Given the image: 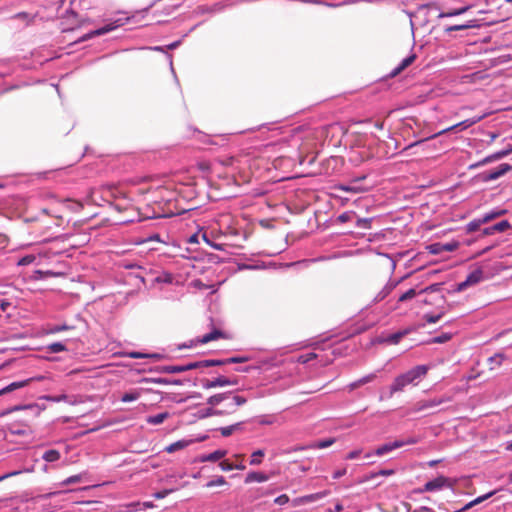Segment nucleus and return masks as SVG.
Returning <instances> with one entry per match:
<instances>
[{"instance_id": "obj_63", "label": "nucleus", "mask_w": 512, "mask_h": 512, "mask_svg": "<svg viewBox=\"0 0 512 512\" xmlns=\"http://www.w3.org/2000/svg\"><path fill=\"white\" fill-rule=\"evenodd\" d=\"M438 284H433V285H430L426 288H423L421 290H419V293H427V292H433V291H436L438 288Z\"/></svg>"}, {"instance_id": "obj_18", "label": "nucleus", "mask_w": 512, "mask_h": 512, "mask_svg": "<svg viewBox=\"0 0 512 512\" xmlns=\"http://www.w3.org/2000/svg\"><path fill=\"white\" fill-rule=\"evenodd\" d=\"M226 454H227L226 450L218 449V450L213 451L212 453L201 455L199 458V461L200 462H216V461L222 459L223 457H225Z\"/></svg>"}, {"instance_id": "obj_58", "label": "nucleus", "mask_w": 512, "mask_h": 512, "mask_svg": "<svg viewBox=\"0 0 512 512\" xmlns=\"http://www.w3.org/2000/svg\"><path fill=\"white\" fill-rule=\"evenodd\" d=\"M451 338L450 334H442L440 336H437L433 339L434 343H444L448 341Z\"/></svg>"}, {"instance_id": "obj_50", "label": "nucleus", "mask_w": 512, "mask_h": 512, "mask_svg": "<svg viewBox=\"0 0 512 512\" xmlns=\"http://www.w3.org/2000/svg\"><path fill=\"white\" fill-rule=\"evenodd\" d=\"M352 219V212H344L337 217V221L340 223H346Z\"/></svg>"}, {"instance_id": "obj_36", "label": "nucleus", "mask_w": 512, "mask_h": 512, "mask_svg": "<svg viewBox=\"0 0 512 512\" xmlns=\"http://www.w3.org/2000/svg\"><path fill=\"white\" fill-rule=\"evenodd\" d=\"M511 227V224L508 220H502L491 226L492 231L495 233H500L508 230Z\"/></svg>"}, {"instance_id": "obj_37", "label": "nucleus", "mask_w": 512, "mask_h": 512, "mask_svg": "<svg viewBox=\"0 0 512 512\" xmlns=\"http://www.w3.org/2000/svg\"><path fill=\"white\" fill-rule=\"evenodd\" d=\"M47 350L50 353H60L63 351H66L67 348L64 343L62 342H53L47 346Z\"/></svg>"}, {"instance_id": "obj_54", "label": "nucleus", "mask_w": 512, "mask_h": 512, "mask_svg": "<svg viewBox=\"0 0 512 512\" xmlns=\"http://www.w3.org/2000/svg\"><path fill=\"white\" fill-rule=\"evenodd\" d=\"M68 329H70V327L65 324L64 325H54V326L50 327L49 332L54 334V333H59L61 331L68 330Z\"/></svg>"}, {"instance_id": "obj_2", "label": "nucleus", "mask_w": 512, "mask_h": 512, "mask_svg": "<svg viewBox=\"0 0 512 512\" xmlns=\"http://www.w3.org/2000/svg\"><path fill=\"white\" fill-rule=\"evenodd\" d=\"M246 403V397L233 392L218 393L207 399L208 405L217 406L221 416L235 413L238 407Z\"/></svg>"}, {"instance_id": "obj_24", "label": "nucleus", "mask_w": 512, "mask_h": 512, "mask_svg": "<svg viewBox=\"0 0 512 512\" xmlns=\"http://www.w3.org/2000/svg\"><path fill=\"white\" fill-rule=\"evenodd\" d=\"M61 458V453L56 450V449H49V450H46L43 454H42V459L45 461V462H48V463H54V462H57L59 461Z\"/></svg>"}, {"instance_id": "obj_1", "label": "nucleus", "mask_w": 512, "mask_h": 512, "mask_svg": "<svg viewBox=\"0 0 512 512\" xmlns=\"http://www.w3.org/2000/svg\"><path fill=\"white\" fill-rule=\"evenodd\" d=\"M429 371L428 365H417L408 371L396 376L388 388L387 392L381 393L379 400L383 401L392 398L396 393L403 392L406 387L416 386L426 376Z\"/></svg>"}, {"instance_id": "obj_23", "label": "nucleus", "mask_w": 512, "mask_h": 512, "mask_svg": "<svg viewBox=\"0 0 512 512\" xmlns=\"http://www.w3.org/2000/svg\"><path fill=\"white\" fill-rule=\"evenodd\" d=\"M32 380L33 379L30 378V379H26V380H22V381L12 382L9 385H7L6 387H4L2 390H0V395L14 391L19 388H22V387L26 386Z\"/></svg>"}, {"instance_id": "obj_60", "label": "nucleus", "mask_w": 512, "mask_h": 512, "mask_svg": "<svg viewBox=\"0 0 512 512\" xmlns=\"http://www.w3.org/2000/svg\"><path fill=\"white\" fill-rule=\"evenodd\" d=\"M361 451L360 450H353V451H350L347 455H346V459L348 460H354L356 458L359 457Z\"/></svg>"}, {"instance_id": "obj_26", "label": "nucleus", "mask_w": 512, "mask_h": 512, "mask_svg": "<svg viewBox=\"0 0 512 512\" xmlns=\"http://www.w3.org/2000/svg\"><path fill=\"white\" fill-rule=\"evenodd\" d=\"M496 490H493V491H490L484 495H481V496H478L477 498L473 499L472 501L468 502L466 504V508H472L486 500H488L489 498H491L492 496H494L496 494Z\"/></svg>"}, {"instance_id": "obj_22", "label": "nucleus", "mask_w": 512, "mask_h": 512, "mask_svg": "<svg viewBox=\"0 0 512 512\" xmlns=\"http://www.w3.org/2000/svg\"><path fill=\"white\" fill-rule=\"evenodd\" d=\"M408 333L407 330L398 331L392 334H389L387 337L381 340V342H385L388 344L396 345L400 342V340Z\"/></svg>"}, {"instance_id": "obj_6", "label": "nucleus", "mask_w": 512, "mask_h": 512, "mask_svg": "<svg viewBox=\"0 0 512 512\" xmlns=\"http://www.w3.org/2000/svg\"><path fill=\"white\" fill-rule=\"evenodd\" d=\"M512 170V165L508 163H502L497 168L484 172L481 174V179L484 182H490L494 181L502 176H504L506 173Z\"/></svg>"}, {"instance_id": "obj_62", "label": "nucleus", "mask_w": 512, "mask_h": 512, "mask_svg": "<svg viewBox=\"0 0 512 512\" xmlns=\"http://www.w3.org/2000/svg\"><path fill=\"white\" fill-rule=\"evenodd\" d=\"M8 244V237L5 234L0 233V250L4 249Z\"/></svg>"}, {"instance_id": "obj_40", "label": "nucleus", "mask_w": 512, "mask_h": 512, "mask_svg": "<svg viewBox=\"0 0 512 512\" xmlns=\"http://www.w3.org/2000/svg\"><path fill=\"white\" fill-rule=\"evenodd\" d=\"M35 260H36V256L34 254H28V255H25V256L21 257L20 259H18L17 265L18 266H28V265L32 264Z\"/></svg>"}, {"instance_id": "obj_44", "label": "nucleus", "mask_w": 512, "mask_h": 512, "mask_svg": "<svg viewBox=\"0 0 512 512\" xmlns=\"http://www.w3.org/2000/svg\"><path fill=\"white\" fill-rule=\"evenodd\" d=\"M128 356L130 358H133V359H142V358H147V357H152V358H160V355L159 354H145V353H142V352H130L128 354Z\"/></svg>"}, {"instance_id": "obj_14", "label": "nucleus", "mask_w": 512, "mask_h": 512, "mask_svg": "<svg viewBox=\"0 0 512 512\" xmlns=\"http://www.w3.org/2000/svg\"><path fill=\"white\" fill-rule=\"evenodd\" d=\"M244 421L234 423L229 426L220 427L218 430L220 431L223 437H229L234 433H239L244 431Z\"/></svg>"}, {"instance_id": "obj_16", "label": "nucleus", "mask_w": 512, "mask_h": 512, "mask_svg": "<svg viewBox=\"0 0 512 512\" xmlns=\"http://www.w3.org/2000/svg\"><path fill=\"white\" fill-rule=\"evenodd\" d=\"M401 447H402V444L398 443L397 440H395L393 442L385 443V444L377 447L373 454L376 456H384V455L394 451L395 449H398Z\"/></svg>"}, {"instance_id": "obj_45", "label": "nucleus", "mask_w": 512, "mask_h": 512, "mask_svg": "<svg viewBox=\"0 0 512 512\" xmlns=\"http://www.w3.org/2000/svg\"><path fill=\"white\" fill-rule=\"evenodd\" d=\"M443 315V312H440L438 314H425L424 319L427 323L434 324L437 323L443 317Z\"/></svg>"}, {"instance_id": "obj_15", "label": "nucleus", "mask_w": 512, "mask_h": 512, "mask_svg": "<svg viewBox=\"0 0 512 512\" xmlns=\"http://www.w3.org/2000/svg\"><path fill=\"white\" fill-rule=\"evenodd\" d=\"M478 23H477V20L473 19V20H469L467 21L466 23L464 24H457V25H449V26H445L444 27V32L446 34H451L452 32L454 31H462V30H466V29H470V28H476L478 27Z\"/></svg>"}, {"instance_id": "obj_55", "label": "nucleus", "mask_w": 512, "mask_h": 512, "mask_svg": "<svg viewBox=\"0 0 512 512\" xmlns=\"http://www.w3.org/2000/svg\"><path fill=\"white\" fill-rule=\"evenodd\" d=\"M418 441L419 440L416 437H408L404 440H397L398 443L402 444V447L405 445H414V444L418 443Z\"/></svg>"}, {"instance_id": "obj_31", "label": "nucleus", "mask_w": 512, "mask_h": 512, "mask_svg": "<svg viewBox=\"0 0 512 512\" xmlns=\"http://www.w3.org/2000/svg\"><path fill=\"white\" fill-rule=\"evenodd\" d=\"M182 365H164L157 369V371L167 374H177L182 373Z\"/></svg>"}, {"instance_id": "obj_5", "label": "nucleus", "mask_w": 512, "mask_h": 512, "mask_svg": "<svg viewBox=\"0 0 512 512\" xmlns=\"http://www.w3.org/2000/svg\"><path fill=\"white\" fill-rule=\"evenodd\" d=\"M314 360H316L320 366H326V365L330 364L333 359L327 355H322V354H318L315 352H308V353L299 355L295 359V362H297L299 364L306 365Z\"/></svg>"}, {"instance_id": "obj_52", "label": "nucleus", "mask_w": 512, "mask_h": 512, "mask_svg": "<svg viewBox=\"0 0 512 512\" xmlns=\"http://www.w3.org/2000/svg\"><path fill=\"white\" fill-rule=\"evenodd\" d=\"M394 474V470L392 469H381L377 473L371 475L370 478H374L376 476H391Z\"/></svg>"}, {"instance_id": "obj_46", "label": "nucleus", "mask_w": 512, "mask_h": 512, "mask_svg": "<svg viewBox=\"0 0 512 512\" xmlns=\"http://www.w3.org/2000/svg\"><path fill=\"white\" fill-rule=\"evenodd\" d=\"M504 358H505L504 355L500 354V353L491 356L489 358V362L493 365L491 367V369H493L495 366H500L502 364Z\"/></svg>"}, {"instance_id": "obj_47", "label": "nucleus", "mask_w": 512, "mask_h": 512, "mask_svg": "<svg viewBox=\"0 0 512 512\" xmlns=\"http://www.w3.org/2000/svg\"><path fill=\"white\" fill-rule=\"evenodd\" d=\"M458 242L442 243L443 252H452L458 248Z\"/></svg>"}, {"instance_id": "obj_59", "label": "nucleus", "mask_w": 512, "mask_h": 512, "mask_svg": "<svg viewBox=\"0 0 512 512\" xmlns=\"http://www.w3.org/2000/svg\"><path fill=\"white\" fill-rule=\"evenodd\" d=\"M346 473H347L346 468L338 469L333 473L332 477H333V479H339V478L343 477Z\"/></svg>"}, {"instance_id": "obj_34", "label": "nucleus", "mask_w": 512, "mask_h": 512, "mask_svg": "<svg viewBox=\"0 0 512 512\" xmlns=\"http://www.w3.org/2000/svg\"><path fill=\"white\" fill-rule=\"evenodd\" d=\"M200 418L210 417V416H221V412L218 411L217 406L207 407L199 411Z\"/></svg>"}, {"instance_id": "obj_57", "label": "nucleus", "mask_w": 512, "mask_h": 512, "mask_svg": "<svg viewBox=\"0 0 512 512\" xmlns=\"http://www.w3.org/2000/svg\"><path fill=\"white\" fill-rule=\"evenodd\" d=\"M219 467L222 471H231L233 470V464L227 460H223L219 463Z\"/></svg>"}, {"instance_id": "obj_17", "label": "nucleus", "mask_w": 512, "mask_h": 512, "mask_svg": "<svg viewBox=\"0 0 512 512\" xmlns=\"http://www.w3.org/2000/svg\"><path fill=\"white\" fill-rule=\"evenodd\" d=\"M269 478H270L269 475H267L264 472L251 471L246 475L244 482L246 484H250L253 482L262 483V482L268 481Z\"/></svg>"}, {"instance_id": "obj_19", "label": "nucleus", "mask_w": 512, "mask_h": 512, "mask_svg": "<svg viewBox=\"0 0 512 512\" xmlns=\"http://www.w3.org/2000/svg\"><path fill=\"white\" fill-rule=\"evenodd\" d=\"M416 58V55L415 54H411L407 57H405L399 64L397 67H395L392 72H391V76H396L398 75L399 73H401L404 69H406L408 66H410L414 60Z\"/></svg>"}, {"instance_id": "obj_41", "label": "nucleus", "mask_w": 512, "mask_h": 512, "mask_svg": "<svg viewBox=\"0 0 512 512\" xmlns=\"http://www.w3.org/2000/svg\"><path fill=\"white\" fill-rule=\"evenodd\" d=\"M155 282L171 284L173 282V275L171 273L163 272L155 278Z\"/></svg>"}, {"instance_id": "obj_29", "label": "nucleus", "mask_w": 512, "mask_h": 512, "mask_svg": "<svg viewBox=\"0 0 512 512\" xmlns=\"http://www.w3.org/2000/svg\"><path fill=\"white\" fill-rule=\"evenodd\" d=\"M483 224H486L483 217H479V218H475L473 219L472 221H470L469 223L466 224V231L468 233H472V232H475L477 231L481 225Z\"/></svg>"}, {"instance_id": "obj_8", "label": "nucleus", "mask_w": 512, "mask_h": 512, "mask_svg": "<svg viewBox=\"0 0 512 512\" xmlns=\"http://www.w3.org/2000/svg\"><path fill=\"white\" fill-rule=\"evenodd\" d=\"M404 278H400L398 280L389 279V281L385 284V286L377 293L374 298V302H381L386 297H388L393 290L402 282Z\"/></svg>"}, {"instance_id": "obj_56", "label": "nucleus", "mask_w": 512, "mask_h": 512, "mask_svg": "<svg viewBox=\"0 0 512 512\" xmlns=\"http://www.w3.org/2000/svg\"><path fill=\"white\" fill-rule=\"evenodd\" d=\"M289 502V497L286 494H282L274 499V503L278 505H285Z\"/></svg>"}, {"instance_id": "obj_49", "label": "nucleus", "mask_w": 512, "mask_h": 512, "mask_svg": "<svg viewBox=\"0 0 512 512\" xmlns=\"http://www.w3.org/2000/svg\"><path fill=\"white\" fill-rule=\"evenodd\" d=\"M377 377V373H370L362 378L359 379V383H361V385H364V384H367V383H370L372 382L375 378Z\"/></svg>"}, {"instance_id": "obj_9", "label": "nucleus", "mask_w": 512, "mask_h": 512, "mask_svg": "<svg viewBox=\"0 0 512 512\" xmlns=\"http://www.w3.org/2000/svg\"><path fill=\"white\" fill-rule=\"evenodd\" d=\"M448 486V478L444 476H439L425 483L423 488L420 490L421 492H434L439 491L442 488Z\"/></svg>"}, {"instance_id": "obj_21", "label": "nucleus", "mask_w": 512, "mask_h": 512, "mask_svg": "<svg viewBox=\"0 0 512 512\" xmlns=\"http://www.w3.org/2000/svg\"><path fill=\"white\" fill-rule=\"evenodd\" d=\"M191 443L192 440L181 439L167 446L165 450L168 453H173L188 447Z\"/></svg>"}, {"instance_id": "obj_33", "label": "nucleus", "mask_w": 512, "mask_h": 512, "mask_svg": "<svg viewBox=\"0 0 512 512\" xmlns=\"http://www.w3.org/2000/svg\"><path fill=\"white\" fill-rule=\"evenodd\" d=\"M419 294V291H417L415 288H410L406 292L399 295L398 302H406L408 300L415 298Z\"/></svg>"}, {"instance_id": "obj_61", "label": "nucleus", "mask_w": 512, "mask_h": 512, "mask_svg": "<svg viewBox=\"0 0 512 512\" xmlns=\"http://www.w3.org/2000/svg\"><path fill=\"white\" fill-rule=\"evenodd\" d=\"M145 382H151L156 384H167L168 381L164 378H151V379H144Z\"/></svg>"}, {"instance_id": "obj_7", "label": "nucleus", "mask_w": 512, "mask_h": 512, "mask_svg": "<svg viewBox=\"0 0 512 512\" xmlns=\"http://www.w3.org/2000/svg\"><path fill=\"white\" fill-rule=\"evenodd\" d=\"M483 279V271L481 269H475L470 272L466 279L457 284L456 291H464L467 287L478 284Z\"/></svg>"}, {"instance_id": "obj_30", "label": "nucleus", "mask_w": 512, "mask_h": 512, "mask_svg": "<svg viewBox=\"0 0 512 512\" xmlns=\"http://www.w3.org/2000/svg\"><path fill=\"white\" fill-rule=\"evenodd\" d=\"M73 397L67 395V394H60V395H55V396H47L46 399L48 401H52V402H66V403H69L71 405L73 404H76V401L75 400H72Z\"/></svg>"}, {"instance_id": "obj_64", "label": "nucleus", "mask_w": 512, "mask_h": 512, "mask_svg": "<svg viewBox=\"0 0 512 512\" xmlns=\"http://www.w3.org/2000/svg\"><path fill=\"white\" fill-rule=\"evenodd\" d=\"M412 512H435V511L432 508H429L426 506H421V507L413 510Z\"/></svg>"}, {"instance_id": "obj_4", "label": "nucleus", "mask_w": 512, "mask_h": 512, "mask_svg": "<svg viewBox=\"0 0 512 512\" xmlns=\"http://www.w3.org/2000/svg\"><path fill=\"white\" fill-rule=\"evenodd\" d=\"M129 20L128 17L126 18H122V17H119V18H116L112 21H110L109 23H107L106 25L96 29V30H93V31H90L86 34H84L82 37H80L78 39L77 42H84V41H87L95 36H101V35H104V34H107L111 31H114L115 29L123 26L124 24L127 23V21Z\"/></svg>"}, {"instance_id": "obj_13", "label": "nucleus", "mask_w": 512, "mask_h": 512, "mask_svg": "<svg viewBox=\"0 0 512 512\" xmlns=\"http://www.w3.org/2000/svg\"><path fill=\"white\" fill-rule=\"evenodd\" d=\"M328 494H329L328 491H321V492L305 495V496L296 498L294 500V504L295 505H299V504H304V503H312V502H315V501L323 499Z\"/></svg>"}, {"instance_id": "obj_20", "label": "nucleus", "mask_w": 512, "mask_h": 512, "mask_svg": "<svg viewBox=\"0 0 512 512\" xmlns=\"http://www.w3.org/2000/svg\"><path fill=\"white\" fill-rule=\"evenodd\" d=\"M248 356H233L226 359H214V361L220 362L217 366H223L227 364L244 363L249 361Z\"/></svg>"}, {"instance_id": "obj_11", "label": "nucleus", "mask_w": 512, "mask_h": 512, "mask_svg": "<svg viewBox=\"0 0 512 512\" xmlns=\"http://www.w3.org/2000/svg\"><path fill=\"white\" fill-rule=\"evenodd\" d=\"M451 400H452L451 397H446V396L439 397V398L422 400V401L417 403L416 410L417 411H423V410H426V409L434 408V407L439 406V405H441L443 403L450 402Z\"/></svg>"}, {"instance_id": "obj_53", "label": "nucleus", "mask_w": 512, "mask_h": 512, "mask_svg": "<svg viewBox=\"0 0 512 512\" xmlns=\"http://www.w3.org/2000/svg\"><path fill=\"white\" fill-rule=\"evenodd\" d=\"M173 491H174L173 489H164V490L154 493V497L156 499H163V498L167 497Z\"/></svg>"}, {"instance_id": "obj_43", "label": "nucleus", "mask_w": 512, "mask_h": 512, "mask_svg": "<svg viewBox=\"0 0 512 512\" xmlns=\"http://www.w3.org/2000/svg\"><path fill=\"white\" fill-rule=\"evenodd\" d=\"M334 442H335V440L333 438L324 439V440L315 442L312 445V447L317 448V449H324V448L331 446Z\"/></svg>"}, {"instance_id": "obj_12", "label": "nucleus", "mask_w": 512, "mask_h": 512, "mask_svg": "<svg viewBox=\"0 0 512 512\" xmlns=\"http://www.w3.org/2000/svg\"><path fill=\"white\" fill-rule=\"evenodd\" d=\"M237 381L231 380L225 376H219L213 380H205L202 383V386L204 389H211L215 387H225V386H231L235 385Z\"/></svg>"}, {"instance_id": "obj_38", "label": "nucleus", "mask_w": 512, "mask_h": 512, "mask_svg": "<svg viewBox=\"0 0 512 512\" xmlns=\"http://www.w3.org/2000/svg\"><path fill=\"white\" fill-rule=\"evenodd\" d=\"M86 473H80V474H77V475H72L68 478H66L65 480L62 481L61 485L62 486H68V485H71V484H76V483H79L82 481L83 479V476L85 475Z\"/></svg>"}, {"instance_id": "obj_25", "label": "nucleus", "mask_w": 512, "mask_h": 512, "mask_svg": "<svg viewBox=\"0 0 512 512\" xmlns=\"http://www.w3.org/2000/svg\"><path fill=\"white\" fill-rule=\"evenodd\" d=\"M169 417V413L167 411L158 413L156 415H150L146 418V422L150 425H159L162 424Z\"/></svg>"}, {"instance_id": "obj_3", "label": "nucleus", "mask_w": 512, "mask_h": 512, "mask_svg": "<svg viewBox=\"0 0 512 512\" xmlns=\"http://www.w3.org/2000/svg\"><path fill=\"white\" fill-rule=\"evenodd\" d=\"M484 118V116H478V117H473V118H469V119H465L459 123H456L450 127H447L433 135H431L430 137H427L425 139H421V140H418V141H415L409 145H407L404 149H403V152H407V151H410L416 147H424L425 146V143L430 140V139H434L440 135H443L447 132H451V131H463L471 126H473L474 124L478 123L479 121H481L482 119Z\"/></svg>"}, {"instance_id": "obj_35", "label": "nucleus", "mask_w": 512, "mask_h": 512, "mask_svg": "<svg viewBox=\"0 0 512 512\" xmlns=\"http://www.w3.org/2000/svg\"><path fill=\"white\" fill-rule=\"evenodd\" d=\"M265 456V451L262 449H258L254 451L251 455L250 465H260L262 463V459Z\"/></svg>"}, {"instance_id": "obj_51", "label": "nucleus", "mask_w": 512, "mask_h": 512, "mask_svg": "<svg viewBox=\"0 0 512 512\" xmlns=\"http://www.w3.org/2000/svg\"><path fill=\"white\" fill-rule=\"evenodd\" d=\"M454 16H458L457 8L451 9L446 12H440V14L438 15V18H449V17H454Z\"/></svg>"}, {"instance_id": "obj_10", "label": "nucleus", "mask_w": 512, "mask_h": 512, "mask_svg": "<svg viewBox=\"0 0 512 512\" xmlns=\"http://www.w3.org/2000/svg\"><path fill=\"white\" fill-rule=\"evenodd\" d=\"M220 362L214 361V359H204L198 361H191L182 365L183 372L195 369H204L218 365Z\"/></svg>"}, {"instance_id": "obj_42", "label": "nucleus", "mask_w": 512, "mask_h": 512, "mask_svg": "<svg viewBox=\"0 0 512 512\" xmlns=\"http://www.w3.org/2000/svg\"><path fill=\"white\" fill-rule=\"evenodd\" d=\"M225 484H227L226 479L223 476H217L215 479H212V480L208 481L205 484V487L212 488V487H215V486H222V485H225Z\"/></svg>"}, {"instance_id": "obj_39", "label": "nucleus", "mask_w": 512, "mask_h": 512, "mask_svg": "<svg viewBox=\"0 0 512 512\" xmlns=\"http://www.w3.org/2000/svg\"><path fill=\"white\" fill-rule=\"evenodd\" d=\"M494 161H497L496 158H494V154H490V155L486 156L485 158H483L482 160L478 161L477 163L471 164L469 168L470 169L479 168L481 166H484V165L494 162Z\"/></svg>"}, {"instance_id": "obj_48", "label": "nucleus", "mask_w": 512, "mask_h": 512, "mask_svg": "<svg viewBox=\"0 0 512 512\" xmlns=\"http://www.w3.org/2000/svg\"><path fill=\"white\" fill-rule=\"evenodd\" d=\"M429 252L432 254H440L443 252L442 243H433L429 246Z\"/></svg>"}, {"instance_id": "obj_28", "label": "nucleus", "mask_w": 512, "mask_h": 512, "mask_svg": "<svg viewBox=\"0 0 512 512\" xmlns=\"http://www.w3.org/2000/svg\"><path fill=\"white\" fill-rule=\"evenodd\" d=\"M141 397V390H132L124 393L120 400L124 403L134 402Z\"/></svg>"}, {"instance_id": "obj_27", "label": "nucleus", "mask_w": 512, "mask_h": 512, "mask_svg": "<svg viewBox=\"0 0 512 512\" xmlns=\"http://www.w3.org/2000/svg\"><path fill=\"white\" fill-rule=\"evenodd\" d=\"M506 213V210L505 209H500V208H495L485 214L482 215L485 223H488L492 220H494L495 218H498L502 215H504Z\"/></svg>"}, {"instance_id": "obj_32", "label": "nucleus", "mask_w": 512, "mask_h": 512, "mask_svg": "<svg viewBox=\"0 0 512 512\" xmlns=\"http://www.w3.org/2000/svg\"><path fill=\"white\" fill-rule=\"evenodd\" d=\"M221 336H222V332H221V331H219V330H214V331H211V332H209V333H207V334L203 335V336L201 337V339H199V342H200L201 344H206V343H208V342H211V341H213V340H216V339L220 338Z\"/></svg>"}]
</instances>
